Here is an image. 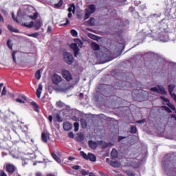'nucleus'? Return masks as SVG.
<instances>
[{"mask_svg":"<svg viewBox=\"0 0 176 176\" xmlns=\"http://www.w3.org/2000/svg\"><path fill=\"white\" fill-rule=\"evenodd\" d=\"M24 27H27V28H32L34 27L35 30L38 31L41 27H42V21L41 19H37L34 23V21H31L30 23H23Z\"/></svg>","mask_w":176,"mask_h":176,"instance_id":"nucleus-1","label":"nucleus"},{"mask_svg":"<svg viewBox=\"0 0 176 176\" xmlns=\"http://www.w3.org/2000/svg\"><path fill=\"white\" fill-rule=\"evenodd\" d=\"M85 20H87L93 13H96V6L94 4L88 5L87 9H85Z\"/></svg>","mask_w":176,"mask_h":176,"instance_id":"nucleus-2","label":"nucleus"},{"mask_svg":"<svg viewBox=\"0 0 176 176\" xmlns=\"http://www.w3.org/2000/svg\"><path fill=\"white\" fill-rule=\"evenodd\" d=\"M61 75L63 78V79H65L67 82H71L74 78L72 77V74L71 72L66 69H62L61 70Z\"/></svg>","mask_w":176,"mask_h":176,"instance_id":"nucleus-3","label":"nucleus"},{"mask_svg":"<svg viewBox=\"0 0 176 176\" xmlns=\"http://www.w3.org/2000/svg\"><path fill=\"white\" fill-rule=\"evenodd\" d=\"M64 60L66 64L68 65H72V63H74V55L69 52H65L63 54Z\"/></svg>","mask_w":176,"mask_h":176,"instance_id":"nucleus-4","label":"nucleus"},{"mask_svg":"<svg viewBox=\"0 0 176 176\" xmlns=\"http://www.w3.org/2000/svg\"><path fill=\"white\" fill-rule=\"evenodd\" d=\"M16 170V168L12 164H8L6 165V171L8 173V174H13Z\"/></svg>","mask_w":176,"mask_h":176,"instance_id":"nucleus-5","label":"nucleus"},{"mask_svg":"<svg viewBox=\"0 0 176 176\" xmlns=\"http://www.w3.org/2000/svg\"><path fill=\"white\" fill-rule=\"evenodd\" d=\"M52 82L54 85H58V83H61V82H63V77L58 74H54L52 76Z\"/></svg>","mask_w":176,"mask_h":176,"instance_id":"nucleus-6","label":"nucleus"},{"mask_svg":"<svg viewBox=\"0 0 176 176\" xmlns=\"http://www.w3.org/2000/svg\"><path fill=\"white\" fill-rule=\"evenodd\" d=\"M161 100H163L164 101V102H166V105H168V107H169V108H170V109H172V111H175V106H174V104L170 103V100H168V98H166L164 96H160Z\"/></svg>","mask_w":176,"mask_h":176,"instance_id":"nucleus-7","label":"nucleus"},{"mask_svg":"<svg viewBox=\"0 0 176 176\" xmlns=\"http://www.w3.org/2000/svg\"><path fill=\"white\" fill-rule=\"evenodd\" d=\"M70 47L74 52V56L75 57H78V55L79 54V50H79V47H78V44H76V43H72L70 45Z\"/></svg>","mask_w":176,"mask_h":176,"instance_id":"nucleus-8","label":"nucleus"},{"mask_svg":"<svg viewBox=\"0 0 176 176\" xmlns=\"http://www.w3.org/2000/svg\"><path fill=\"white\" fill-rule=\"evenodd\" d=\"M63 129L65 130V131H69V130L72 129V124L69 122L63 123Z\"/></svg>","mask_w":176,"mask_h":176,"instance_id":"nucleus-9","label":"nucleus"},{"mask_svg":"<svg viewBox=\"0 0 176 176\" xmlns=\"http://www.w3.org/2000/svg\"><path fill=\"white\" fill-rule=\"evenodd\" d=\"M111 156L112 159L116 160L118 159V150L116 148H113L111 152Z\"/></svg>","mask_w":176,"mask_h":176,"instance_id":"nucleus-10","label":"nucleus"},{"mask_svg":"<svg viewBox=\"0 0 176 176\" xmlns=\"http://www.w3.org/2000/svg\"><path fill=\"white\" fill-rule=\"evenodd\" d=\"M87 160H90V162H96L97 160V157H96L94 154L89 153H88Z\"/></svg>","mask_w":176,"mask_h":176,"instance_id":"nucleus-11","label":"nucleus"},{"mask_svg":"<svg viewBox=\"0 0 176 176\" xmlns=\"http://www.w3.org/2000/svg\"><path fill=\"white\" fill-rule=\"evenodd\" d=\"M41 140L43 142H47L49 140V133L43 132L41 134Z\"/></svg>","mask_w":176,"mask_h":176,"instance_id":"nucleus-12","label":"nucleus"},{"mask_svg":"<svg viewBox=\"0 0 176 176\" xmlns=\"http://www.w3.org/2000/svg\"><path fill=\"white\" fill-rule=\"evenodd\" d=\"M43 89V86L42 84L38 85V89H36V96L38 98H41V94H42V89Z\"/></svg>","mask_w":176,"mask_h":176,"instance_id":"nucleus-13","label":"nucleus"},{"mask_svg":"<svg viewBox=\"0 0 176 176\" xmlns=\"http://www.w3.org/2000/svg\"><path fill=\"white\" fill-rule=\"evenodd\" d=\"M31 105H32L33 107V109L34 111H35V112H38L39 113L40 112V109H39V105H38V104L35 102H32L30 103Z\"/></svg>","mask_w":176,"mask_h":176,"instance_id":"nucleus-14","label":"nucleus"},{"mask_svg":"<svg viewBox=\"0 0 176 176\" xmlns=\"http://www.w3.org/2000/svg\"><path fill=\"white\" fill-rule=\"evenodd\" d=\"M158 90L160 94H163L164 96H166V94H167V91L164 89V87L162 85H158Z\"/></svg>","mask_w":176,"mask_h":176,"instance_id":"nucleus-15","label":"nucleus"},{"mask_svg":"<svg viewBox=\"0 0 176 176\" xmlns=\"http://www.w3.org/2000/svg\"><path fill=\"white\" fill-rule=\"evenodd\" d=\"M89 145L91 149H97V143L93 140L89 141Z\"/></svg>","mask_w":176,"mask_h":176,"instance_id":"nucleus-16","label":"nucleus"},{"mask_svg":"<svg viewBox=\"0 0 176 176\" xmlns=\"http://www.w3.org/2000/svg\"><path fill=\"white\" fill-rule=\"evenodd\" d=\"M91 47L93 50L98 51L100 50V45L93 42L91 43Z\"/></svg>","mask_w":176,"mask_h":176,"instance_id":"nucleus-17","label":"nucleus"},{"mask_svg":"<svg viewBox=\"0 0 176 176\" xmlns=\"http://www.w3.org/2000/svg\"><path fill=\"white\" fill-rule=\"evenodd\" d=\"M110 165L116 168H118V167H120V163L117 161H111L110 162Z\"/></svg>","mask_w":176,"mask_h":176,"instance_id":"nucleus-18","label":"nucleus"},{"mask_svg":"<svg viewBox=\"0 0 176 176\" xmlns=\"http://www.w3.org/2000/svg\"><path fill=\"white\" fill-rule=\"evenodd\" d=\"M8 29L9 30V31H11V32H15L16 34H19V30L18 29L13 28V26H12L11 25H8Z\"/></svg>","mask_w":176,"mask_h":176,"instance_id":"nucleus-19","label":"nucleus"},{"mask_svg":"<svg viewBox=\"0 0 176 176\" xmlns=\"http://www.w3.org/2000/svg\"><path fill=\"white\" fill-rule=\"evenodd\" d=\"M168 91L169 94H172L173 91H174V89H175V85L174 84H170L168 86Z\"/></svg>","mask_w":176,"mask_h":176,"instance_id":"nucleus-20","label":"nucleus"},{"mask_svg":"<svg viewBox=\"0 0 176 176\" xmlns=\"http://www.w3.org/2000/svg\"><path fill=\"white\" fill-rule=\"evenodd\" d=\"M52 156L53 159L56 160V162H57L58 163H61V159H60V157H58V156H57L56 153H52Z\"/></svg>","mask_w":176,"mask_h":176,"instance_id":"nucleus-21","label":"nucleus"},{"mask_svg":"<svg viewBox=\"0 0 176 176\" xmlns=\"http://www.w3.org/2000/svg\"><path fill=\"white\" fill-rule=\"evenodd\" d=\"M68 12H72L73 13H75V4L72 3L69 5V7L68 8Z\"/></svg>","mask_w":176,"mask_h":176,"instance_id":"nucleus-22","label":"nucleus"},{"mask_svg":"<svg viewBox=\"0 0 176 176\" xmlns=\"http://www.w3.org/2000/svg\"><path fill=\"white\" fill-rule=\"evenodd\" d=\"M88 24L91 26L96 25V19H94V18H90L89 20H88Z\"/></svg>","mask_w":176,"mask_h":176,"instance_id":"nucleus-23","label":"nucleus"},{"mask_svg":"<svg viewBox=\"0 0 176 176\" xmlns=\"http://www.w3.org/2000/svg\"><path fill=\"white\" fill-rule=\"evenodd\" d=\"M99 145H102V148H108V143L100 140L98 142Z\"/></svg>","mask_w":176,"mask_h":176,"instance_id":"nucleus-24","label":"nucleus"},{"mask_svg":"<svg viewBox=\"0 0 176 176\" xmlns=\"http://www.w3.org/2000/svg\"><path fill=\"white\" fill-rule=\"evenodd\" d=\"M130 133L131 134H135L137 133V126H131Z\"/></svg>","mask_w":176,"mask_h":176,"instance_id":"nucleus-25","label":"nucleus"},{"mask_svg":"<svg viewBox=\"0 0 176 176\" xmlns=\"http://www.w3.org/2000/svg\"><path fill=\"white\" fill-rule=\"evenodd\" d=\"M74 131H76V133L77 131H79V122H74Z\"/></svg>","mask_w":176,"mask_h":176,"instance_id":"nucleus-26","label":"nucleus"},{"mask_svg":"<svg viewBox=\"0 0 176 176\" xmlns=\"http://www.w3.org/2000/svg\"><path fill=\"white\" fill-rule=\"evenodd\" d=\"M80 156H82V157H83V159H85V160H87L88 155L86 154V153H85L84 151H80Z\"/></svg>","mask_w":176,"mask_h":176,"instance_id":"nucleus-27","label":"nucleus"},{"mask_svg":"<svg viewBox=\"0 0 176 176\" xmlns=\"http://www.w3.org/2000/svg\"><path fill=\"white\" fill-rule=\"evenodd\" d=\"M7 46L11 50L13 49V43H12V41L8 40L7 41Z\"/></svg>","mask_w":176,"mask_h":176,"instance_id":"nucleus-28","label":"nucleus"},{"mask_svg":"<svg viewBox=\"0 0 176 176\" xmlns=\"http://www.w3.org/2000/svg\"><path fill=\"white\" fill-rule=\"evenodd\" d=\"M29 17L32 20H36L38 19V12H35L33 15L29 16Z\"/></svg>","mask_w":176,"mask_h":176,"instance_id":"nucleus-29","label":"nucleus"},{"mask_svg":"<svg viewBox=\"0 0 176 176\" xmlns=\"http://www.w3.org/2000/svg\"><path fill=\"white\" fill-rule=\"evenodd\" d=\"M28 36H31L32 38H38V36H39V33L38 32L32 33L30 34H28Z\"/></svg>","mask_w":176,"mask_h":176,"instance_id":"nucleus-30","label":"nucleus"},{"mask_svg":"<svg viewBox=\"0 0 176 176\" xmlns=\"http://www.w3.org/2000/svg\"><path fill=\"white\" fill-rule=\"evenodd\" d=\"M70 34L71 35H72V36H74V37L78 36V32L76 30H72L70 31Z\"/></svg>","mask_w":176,"mask_h":176,"instance_id":"nucleus-31","label":"nucleus"},{"mask_svg":"<svg viewBox=\"0 0 176 176\" xmlns=\"http://www.w3.org/2000/svg\"><path fill=\"white\" fill-rule=\"evenodd\" d=\"M35 76H36V79H37L38 80H39V79H41V70L36 71Z\"/></svg>","mask_w":176,"mask_h":176,"instance_id":"nucleus-32","label":"nucleus"},{"mask_svg":"<svg viewBox=\"0 0 176 176\" xmlns=\"http://www.w3.org/2000/svg\"><path fill=\"white\" fill-rule=\"evenodd\" d=\"M162 108H163V109L166 111V112H168V113H171V112H173V111H171V109H170V107H168L167 106H162Z\"/></svg>","mask_w":176,"mask_h":176,"instance_id":"nucleus-33","label":"nucleus"},{"mask_svg":"<svg viewBox=\"0 0 176 176\" xmlns=\"http://www.w3.org/2000/svg\"><path fill=\"white\" fill-rule=\"evenodd\" d=\"M15 101L16 102H19V104H25V101L27 100H24L23 99L21 98H16Z\"/></svg>","mask_w":176,"mask_h":176,"instance_id":"nucleus-34","label":"nucleus"},{"mask_svg":"<svg viewBox=\"0 0 176 176\" xmlns=\"http://www.w3.org/2000/svg\"><path fill=\"white\" fill-rule=\"evenodd\" d=\"M55 119L57 122H63V119H61V117L60 116V114L57 113L55 116Z\"/></svg>","mask_w":176,"mask_h":176,"instance_id":"nucleus-35","label":"nucleus"},{"mask_svg":"<svg viewBox=\"0 0 176 176\" xmlns=\"http://www.w3.org/2000/svg\"><path fill=\"white\" fill-rule=\"evenodd\" d=\"M55 8H61V6H63V0H60L59 2L58 3H56L54 5Z\"/></svg>","mask_w":176,"mask_h":176,"instance_id":"nucleus-36","label":"nucleus"},{"mask_svg":"<svg viewBox=\"0 0 176 176\" xmlns=\"http://www.w3.org/2000/svg\"><path fill=\"white\" fill-rule=\"evenodd\" d=\"M67 90H68V89H67V87H59V88H58V91H61L63 93H65V91H67Z\"/></svg>","mask_w":176,"mask_h":176,"instance_id":"nucleus-37","label":"nucleus"},{"mask_svg":"<svg viewBox=\"0 0 176 176\" xmlns=\"http://www.w3.org/2000/svg\"><path fill=\"white\" fill-rule=\"evenodd\" d=\"M18 97L19 98H21V100H24L25 101H27V97L23 94H19Z\"/></svg>","mask_w":176,"mask_h":176,"instance_id":"nucleus-38","label":"nucleus"},{"mask_svg":"<svg viewBox=\"0 0 176 176\" xmlns=\"http://www.w3.org/2000/svg\"><path fill=\"white\" fill-rule=\"evenodd\" d=\"M81 126L82 129H86V127H87V122H86L85 120L81 121Z\"/></svg>","mask_w":176,"mask_h":176,"instance_id":"nucleus-39","label":"nucleus"},{"mask_svg":"<svg viewBox=\"0 0 176 176\" xmlns=\"http://www.w3.org/2000/svg\"><path fill=\"white\" fill-rule=\"evenodd\" d=\"M16 53H17V51H14L12 52V59L14 63H17V61H16Z\"/></svg>","mask_w":176,"mask_h":176,"instance_id":"nucleus-40","label":"nucleus"},{"mask_svg":"<svg viewBox=\"0 0 176 176\" xmlns=\"http://www.w3.org/2000/svg\"><path fill=\"white\" fill-rule=\"evenodd\" d=\"M126 173L129 176H135V174H134L131 170H126Z\"/></svg>","mask_w":176,"mask_h":176,"instance_id":"nucleus-41","label":"nucleus"},{"mask_svg":"<svg viewBox=\"0 0 176 176\" xmlns=\"http://www.w3.org/2000/svg\"><path fill=\"white\" fill-rule=\"evenodd\" d=\"M64 21H66V23H62V25H68V24H69L70 23L69 19H68L67 18H65Z\"/></svg>","mask_w":176,"mask_h":176,"instance_id":"nucleus-42","label":"nucleus"},{"mask_svg":"<svg viewBox=\"0 0 176 176\" xmlns=\"http://www.w3.org/2000/svg\"><path fill=\"white\" fill-rule=\"evenodd\" d=\"M1 96H6V87H3L1 92Z\"/></svg>","mask_w":176,"mask_h":176,"instance_id":"nucleus-43","label":"nucleus"},{"mask_svg":"<svg viewBox=\"0 0 176 176\" xmlns=\"http://www.w3.org/2000/svg\"><path fill=\"white\" fill-rule=\"evenodd\" d=\"M56 107H58L60 108H63V102L60 101L56 102Z\"/></svg>","mask_w":176,"mask_h":176,"instance_id":"nucleus-44","label":"nucleus"},{"mask_svg":"<svg viewBox=\"0 0 176 176\" xmlns=\"http://www.w3.org/2000/svg\"><path fill=\"white\" fill-rule=\"evenodd\" d=\"M151 91H156L157 93H159V89H157V87H156L151 88Z\"/></svg>","mask_w":176,"mask_h":176,"instance_id":"nucleus-45","label":"nucleus"},{"mask_svg":"<svg viewBox=\"0 0 176 176\" xmlns=\"http://www.w3.org/2000/svg\"><path fill=\"white\" fill-rule=\"evenodd\" d=\"M52 26L49 25L47 30V34H52Z\"/></svg>","mask_w":176,"mask_h":176,"instance_id":"nucleus-46","label":"nucleus"},{"mask_svg":"<svg viewBox=\"0 0 176 176\" xmlns=\"http://www.w3.org/2000/svg\"><path fill=\"white\" fill-rule=\"evenodd\" d=\"M81 174H82V175H89V172H87V171H86L85 170H82L81 171Z\"/></svg>","mask_w":176,"mask_h":176,"instance_id":"nucleus-47","label":"nucleus"},{"mask_svg":"<svg viewBox=\"0 0 176 176\" xmlns=\"http://www.w3.org/2000/svg\"><path fill=\"white\" fill-rule=\"evenodd\" d=\"M73 170H79L80 168V166L79 165H75L72 166Z\"/></svg>","mask_w":176,"mask_h":176,"instance_id":"nucleus-48","label":"nucleus"},{"mask_svg":"<svg viewBox=\"0 0 176 176\" xmlns=\"http://www.w3.org/2000/svg\"><path fill=\"white\" fill-rule=\"evenodd\" d=\"M78 138L79 140H80V141H83V140H85V136L83 135V134H80L78 135Z\"/></svg>","mask_w":176,"mask_h":176,"instance_id":"nucleus-49","label":"nucleus"},{"mask_svg":"<svg viewBox=\"0 0 176 176\" xmlns=\"http://www.w3.org/2000/svg\"><path fill=\"white\" fill-rule=\"evenodd\" d=\"M68 137H69V138H74V137H75V135H74L73 132H69L68 133Z\"/></svg>","mask_w":176,"mask_h":176,"instance_id":"nucleus-50","label":"nucleus"},{"mask_svg":"<svg viewBox=\"0 0 176 176\" xmlns=\"http://www.w3.org/2000/svg\"><path fill=\"white\" fill-rule=\"evenodd\" d=\"M0 176H8L4 170H0Z\"/></svg>","mask_w":176,"mask_h":176,"instance_id":"nucleus-51","label":"nucleus"},{"mask_svg":"<svg viewBox=\"0 0 176 176\" xmlns=\"http://www.w3.org/2000/svg\"><path fill=\"white\" fill-rule=\"evenodd\" d=\"M126 138V136H119L118 137V142H120L122 140H124Z\"/></svg>","mask_w":176,"mask_h":176,"instance_id":"nucleus-52","label":"nucleus"},{"mask_svg":"<svg viewBox=\"0 0 176 176\" xmlns=\"http://www.w3.org/2000/svg\"><path fill=\"white\" fill-rule=\"evenodd\" d=\"M48 120H49V122H50V123H52V122H53V116H49Z\"/></svg>","mask_w":176,"mask_h":176,"instance_id":"nucleus-53","label":"nucleus"},{"mask_svg":"<svg viewBox=\"0 0 176 176\" xmlns=\"http://www.w3.org/2000/svg\"><path fill=\"white\" fill-rule=\"evenodd\" d=\"M12 17L14 21H16V23H19V21L17 20V18L14 17V14H12Z\"/></svg>","mask_w":176,"mask_h":176,"instance_id":"nucleus-54","label":"nucleus"},{"mask_svg":"<svg viewBox=\"0 0 176 176\" xmlns=\"http://www.w3.org/2000/svg\"><path fill=\"white\" fill-rule=\"evenodd\" d=\"M89 35H90V38H91V39H96V38H97V36H96V35H94V34H89Z\"/></svg>","mask_w":176,"mask_h":176,"instance_id":"nucleus-55","label":"nucleus"},{"mask_svg":"<svg viewBox=\"0 0 176 176\" xmlns=\"http://www.w3.org/2000/svg\"><path fill=\"white\" fill-rule=\"evenodd\" d=\"M144 122H145V120H140L136 122V123H138L139 124H140V123H144Z\"/></svg>","mask_w":176,"mask_h":176,"instance_id":"nucleus-56","label":"nucleus"},{"mask_svg":"<svg viewBox=\"0 0 176 176\" xmlns=\"http://www.w3.org/2000/svg\"><path fill=\"white\" fill-rule=\"evenodd\" d=\"M41 102H43V104H45V102H46V97L43 96V97L41 98Z\"/></svg>","mask_w":176,"mask_h":176,"instance_id":"nucleus-57","label":"nucleus"},{"mask_svg":"<svg viewBox=\"0 0 176 176\" xmlns=\"http://www.w3.org/2000/svg\"><path fill=\"white\" fill-rule=\"evenodd\" d=\"M170 118H172L176 120V115L175 114H172Z\"/></svg>","mask_w":176,"mask_h":176,"instance_id":"nucleus-58","label":"nucleus"},{"mask_svg":"<svg viewBox=\"0 0 176 176\" xmlns=\"http://www.w3.org/2000/svg\"><path fill=\"white\" fill-rule=\"evenodd\" d=\"M67 16H68L69 19H71V17H72V13L69 12Z\"/></svg>","mask_w":176,"mask_h":176,"instance_id":"nucleus-59","label":"nucleus"},{"mask_svg":"<svg viewBox=\"0 0 176 176\" xmlns=\"http://www.w3.org/2000/svg\"><path fill=\"white\" fill-rule=\"evenodd\" d=\"M68 160H75V157H69Z\"/></svg>","mask_w":176,"mask_h":176,"instance_id":"nucleus-60","label":"nucleus"},{"mask_svg":"<svg viewBox=\"0 0 176 176\" xmlns=\"http://www.w3.org/2000/svg\"><path fill=\"white\" fill-rule=\"evenodd\" d=\"M0 21H3V16H2L1 14H0Z\"/></svg>","mask_w":176,"mask_h":176,"instance_id":"nucleus-61","label":"nucleus"},{"mask_svg":"<svg viewBox=\"0 0 176 176\" xmlns=\"http://www.w3.org/2000/svg\"><path fill=\"white\" fill-rule=\"evenodd\" d=\"M36 176H42V173L41 172H38L36 173Z\"/></svg>","mask_w":176,"mask_h":176,"instance_id":"nucleus-62","label":"nucleus"},{"mask_svg":"<svg viewBox=\"0 0 176 176\" xmlns=\"http://www.w3.org/2000/svg\"><path fill=\"white\" fill-rule=\"evenodd\" d=\"M46 176H56V175H54L53 173H49Z\"/></svg>","mask_w":176,"mask_h":176,"instance_id":"nucleus-63","label":"nucleus"},{"mask_svg":"<svg viewBox=\"0 0 176 176\" xmlns=\"http://www.w3.org/2000/svg\"><path fill=\"white\" fill-rule=\"evenodd\" d=\"M89 176H96V175H94V173H90L89 174Z\"/></svg>","mask_w":176,"mask_h":176,"instance_id":"nucleus-64","label":"nucleus"}]
</instances>
